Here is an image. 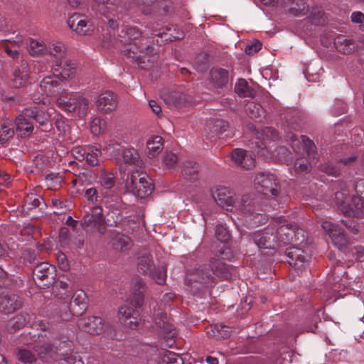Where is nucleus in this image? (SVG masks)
I'll return each mask as SVG.
<instances>
[{"mask_svg":"<svg viewBox=\"0 0 364 364\" xmlns=\"http://www.w3.org/2000/svg\"><path fill=\"white\" fill-rule=\"evenodd\" d=\"M47 54L53 58L54 65L62 69L60 75L63 79H68L75 75L76 64L71 60L67 59L66 48L63 43L50 44L47 47Z\"/></svg>","mask_w":364,"mask_h":364,"instance_id":"obj_1","label":"nucleus"},{"mask_svg":"<svg viewBox=\"0 0 364 364\" xmlns=\"http://www.w3.org/2000/svg\"><path fill=\"white\" fill-rule=\"evenodd\" d=\"M125 187L128 192L141 198L149 196L154 189L149 176L138 171H133L127 178Z\"/></svg>","mask_w":364,"mask_h":364,"instance_id":"obj_2","label":"nucleus"},{"mask_svg":"<svg viewBox=\"0 0 364 364\" xmlns=\"http://www.w3.org/2000/svg\"><path fill=\"white\" fill-rule=\"evenodd\" d=\"M217 258L213 257L210 260L209 267L211 268V272L217 277L224 279H230L233 272H235V267L225 264L223 260H230L233 255L230 249L228 247L222 248L218 250L215 255Z\"/></svg>","mask_w":364,"mask_h":364,"instance_id":"obj_3","label":"nucleus"},{"mask_svg":"<svg viewBox=\"0 0 364 364\" xmlns=\"http://www.w3.org/2000/svg\"><path fill=\"white\" fill-rule=\"evenodd\" d=\"M80 226L87 232L97 231L100 235H103L106 230V223L102 208L93 207L91 211L86 213L81 220Z\"/></svg>","mask_w":364,"mask_h":364,"instance_id":"obj_4","label":"nucleus"},{"mask_svg":"<svg viewBox=\"0 0 364 364\" xmlns=\"http://www.w3.org/2000/svg\"><path fill=\"white\" fill-rule=\"evenodd\" d=\"M205 267H200L187 274L186 284L191 288V291L196 293L202 286L211 285L215 282V278L212 276Z\"/></svg>","mask_w":364,"mask_h":364,"instance_id":"obj_5","label":"nucleus"},{"mask_svg":"<svg viewBox=\"0 0 364 364\" xmlns=\"http://www.w3.org/2000/svg\"><path fill=\"white\" fill-rule=\"evenodd\" d=\"M255 185L258 192L265 196H277L280 193V185L272 174L258 173L255 178Z\"/></svg>","mask_w":364,"mask_h":364,"instance_id":"obj_6","label":"nucleus"},{"mask_svg":"<svg viewBox=\"0 0 364 364\" xmlns=\"http://www.w3.org/2000/svg\"><path fill=\"white\" fill-rule=\"evenodd\" d=\"M105 149L114 156H117V154H121V160L125 164L137 167L142 166L143 163L137 150L133 148L124 149L120 151L119 144L114 142L109 144Z\"/></svg>","mask_w":364,"mask_h":364,"instance_id":"obj_7","label":"nucleus"},{"mask_svg":"<svg viewBox=\"0 0 364 364\" xmlns=\"http://www.w3.org/2000/svg\"><path fill=\"white\" fill-rule=\"evenodd\" d=\"M154 316L155 324L161 330L166 345L171 346L174 343V338L177 336V330L173 324L168 322L166 313L161 312L159 310L156 311L154 309Z\"/></svg>","mask_w":364,"mask_h":364,"instance_id":"obj_8","label":"nucleus"},{"mask_svg":"<svg viewBox=\"0 0 364 364\" xmlns=\"http://www.w3.org/2000/svg\"><path fill=\"white\" fill-rule=\"evenodd\" d=\"M55 271L54 266L47 262H41L34 267L33 269V278L38 280V285L49 287L54 282Z\"/></svg>","mask_w":364,"mask_h":364,"instance_id":"obj_9","label":"nucleus"},{"mask_svg":"<svg viewBox=\"0 0 364 364\" xmlns=\"http://www.w3.org/2000/svg\"><path fill=\"white\" fill-rule=\"evenodd\" d=\"M252 239L255 245L260 249L276 248V229L272 227H268L264 230H259L254 232Z\"/></svg>","mask_w":364,"mask_h":364,"instance_id":"obj_10","label":"nucleus"},{"mask_svg":"<svg viewBox=\"0 0 364 364\" xmlns=\"http://www.w3.org/2000/svg\"><path fill=\"white\" fill-rule=\"evenodd\" d=\"M23 299L14 294L1 292L0 288V314L9 315L19 309L23 305Z\"/></svg>","mask_w":364,"mask_h":364,"instance_id":"obj_11","label":"nucleus"},{"mask_svg":"<svg viewBox=\"0 0 364 364\" xmlns=\"http://www.w3.org/2000/svg\"><path fill=\"white\" fill-rule=\"evenodd\" d=\"M321 226L338 249L341 250L347 246L348 238L346 235L344 230L337 224H333L329 221H323Z\"/></svg>","mask_w":364,"mask_h":364,"instance_id":"obj_12","label":"nucleus"},{"mask_svg":"<svg viewBox=\"0 0 364 364\" xmlns=\"http://www.w3.org/2000/svg\"><path fill=\"white\" fill-rule=\"evenodd\" d=\"M77 326L82 331L92 335L102 333L106 327L103 319L99 316H89L80 318L77 321Z\"/></svg>","mask_w":364,"mask_h":364,"instance_id":"obj_13","label":"nucleus"},{"mask_svg":"<svg viewBox=\"0 0 364 364\" xmlns=\"http://www.w3.org/2000/svg\"><path fill=\"white\" fill-rule=\"evenodd\" d=\"M54 72L58 73H55L54 76L45 77L40 84L41 88L47 95H58L64 90L61 87L60 83L58 82V79L60 81L66 80L67 79H63L61 77L60 75V71H59L58 68H55Z\"/></svg>","mask_w":364,"mask_h":364,"instance_id":"obj_14","label":"nucleus"},{"mask_svg":"<svg viewBox=\"0 0 364 364\" xmlns=\"http://www.w3.org/2000/svg\"><path fill=\"white\" fill-rule=\"evenodd\" d=\"M118 316L120 322L131 329L136 328L141 320L139 311L127 305L122 306L119 309Z\"/></svg>","mask_w":364,"mask_h":364,"instance_id":"obj_15","label":"nucleus"},{"mask_svg":"<svg viewBox=\"0 0 364 364\" xmlns=\"http://www.w3.org/2000/svg\"><path fill=\"white\" fill-rule=\"evenodd\" d=\"M299 229L294 224H287L281 225L276 230L277 245L282 246L291 243L296 235Z\"/></svg>","mask_w":364,"mask_h":364,"instance_id":"obj_16","label":"nucleus"},{"mask_svg":"<svg viewBox=\"0 0 364 364\" xmlns=\"http://www.w3.org/2000/svg\"><path fill=\"white\" fill-rule=\"evenodd\" d=\"M146 287L141 278L136 277L132 280L131 303L136 308L143 305Z\"/></svg>","mask_w":364,"mask_h":364,"instance_id":"obj_17","label":"nucleus"},{"mask_svg":"<svg viewBox=\"0 0 364 364\" xmlns=\"http://www.w3.org/2000/svg\"><path fill=\"white\" fill-rule=\"evenodd\" d=\"M121 51L127 58H138L144 53L147 54L152 53L154 48L144 43L129 42L123 46Z\"/></svg>","mask_w":364,"mask_h":364,"instance_id":"obj_18","label":"nucleus"},{"mask_svg":"<svg viewBox=\"0 0 364 364\" xmlns=\"http://www.w3.org/2000/svg\"><path fill=\"white\" fill-rule=\"evenodd\" d=\"M87 297L82 290L76 291L70 302L69 309L73 316H81L87 309Z\"/></svg>","mask_w":364,"mask_h":364,"instance_id":"obj_19","label":"nucleus"},{"mask_svg":"<svg viewBox=\"0 0 364 364\" xmlns=\"http://www.w3.org/2000/svg\"><path fill=\"white\" fill-rule=\"evenodd\" d=\"M25 114L30 119L35 120L42 127V131L49 132L51 129V124L49 120V114L44 110L36 107L26 108Z\"/></svg>","mask_w":364,"mask_h":364,"instance_id":"obj_20","label":"nucleus"},{"mask_svg":"<svg viewBox=\"0 0 364 364\" xmlns=\"http://www.w3.org/2000/svg\"><path fill=\"white\" fill-rule=\"evenodd\" d=\"M304 251L296 247H289L285 250V255L288 257L287 262L296 269L305 267L307 262Z\"/></svg>","mask_w":364,"mask_h":364,"instance_id":"obj_21","label":"nucleus"},{"mask_svg":"<svg viewBox=\"0 0 364 364\" xmlns=\"http://www.w3.org/2000/svg\"><path fill=\"white\" fill-rule=\"evenodd\" d=\"M96 105L100 112L109 113L117 107V97L112 92L106 91L98 96Z\"/></svg>","mask_w":364,"mask_h":364,"instance_id":"obj_22","label":"nucleus"},{"mask_svg":"<svg viewBox=\"0 0 364 364\" xmlns=\"http://www.w3.org/2000/svg\"><path fill=\"white\" fill-rule=\"evenodd\" d=\"M69 27L80 35L85 36L92 30V25L79 14H73L68 21Z\"/></svg>","mask_w":364,"mask_h":364,"instance_id":"obj_23","label":"nucleus"},{"mask_svg":"<svg viewBox=\"0 0 364 364\" xmlns=\"http://www.w3.org/2000/svg\"><path fill=\"white\" fill-rule=\"evenodd\" d=\"M31 317L27 312H21L7 321L6 331L8 333L14 334L26 326L30 321Z\"/></svg>","mask_w":364,"mask_h":364,"instance_id":"obj_24","label":"nucleus"},{"mask_svg":"<svg viewBox=\"0 0 364 364\" xmlns=\"http://www.w3.org/2000/svg\"><path fill=\"white\" fill-rule=\"evenodd\" d=\"M213 198L218 205L227 210L235 203L232 193L225 187L217 188L213 193Z\"/></svg>","mask_w":364,"mask_h":364,"instance_id":"obj_25","label":"nucleus"},{"mask_svg":"<svg viewBox=\"0 0 364 364\" xmlns=\"http://www.w3.org/2000/svg\"><path fill=\"white\" fill-rule=\"evenodd\" d=\"M29 73L28 63L22 60L20 65L14 70L13 79L11 80L12 86L14 87L23 86L28 80Z\"/></svg>","mask_w":364,"mask_h":364,"instance_id":"obj_26","label":"nucleus"},{"mask_svg":"<svg viewBox=\"0 0 364 364\" xmlns=\"http://www.w3.org/2000/svg\"><path fill=\"white\" fill-rule=\"evenodd\" d=\"M232 159L245 169L249 170L255 166V159L250 154L242 149H235L232 151Z\"/></svg>","mask_w":364,"mask_h":364,"instance_id":"obj_27","label":"nucleus"},{"mask_svg":"<svg viewBox=\"0 0 364 364\" xmlns=\"http://www.w3.org/2000/svg\"><path fill=\"white\" fill-rule=\"evenodd\" d=\"M137 271L142 274H151L154 270V263L152 255L146 252H141L136 260Z\"/></svg>","mask_w":364,"mask_h":364,"instance_id":"obj_28","label":"nucleus"},{"mask_svg":"<svg viewBox=\"0 0 364 364\" xmlns=\"http://www.w3.org/2000/svg\"><path fill=\"white\" fill-rule=\"evenodd\" d=\"M28 116L25 114V109L19 114L15 121L16 132L21 136H29L33 130V124Z\"/></svg>","mask_w":364,"mask_h":364,"instance_id":"obj_29","label":"nucleus"},{"mask_svg":"<svg viewBox=\"0 0 364 364\" xmlns=\"http://www.w3.org/2000/svg\"><path fill=\"white\" fill-rule=\"evenodd\" d=\"M210 80L215 87H223L229 81V72L223 68H213L210 71Z\"/></svg>","mask_w":364,"mask_h":364,"instance_id":"obj_30","label":"nucleus"},{"mask_svg":"<svg viewBox=\"0 0 364 364\" xmlns=\"http://www.w3.org/2000/svg\"><path fill=\"white\" fill-rule=\"evenodd\" d=\"M282 4L284 7H288L289 14L294 16H302L308 12L304 0H282Z\"/></svg>","mask_w":364,"mask_h":364,"instance_id":"obj_31","label":"nucleus"},{"mask_svg":"<svg viewBox=\"0 0 364 364\" xmlns=\"http://www.w3.org/2000/svg\"><path fill=\"white\" fill-rule=\"evenodd\" d=\"M60 95L56 100V105L65 111L69 112H74L75 109L74 104L77 94L68 93L65 90H63Z\"/></svg>","mask_w":364,"mask_h":364,"instance_id":"obj_32","label":"nucleus"},{"mask_svg":"<svg viewBox=\"0 0 364 364\" xmlns=\"http://www.w3.org/2000/svg\"><path fill=\"white\" fill-rule=\"evenodd\" d=\"M120 37L125 38L128 42L144 43L145 37L142 36V33L136 26H124L119 34Z\"/></svg>","mask_w":364,"mask_h":364,"instance_id":"obj_33","label":"nucleus"},{"mask_svg":"<svg viewBox=\"0 0 364 364\" xmlns=\"http://www.w3.org/2000/svg\"><path fill=\"white\" fill-rule=\"evenodd\" d=\"M334 46L338 52L344 55L351 54L357 46L353 40L348 39L341 36H337L334 39Z\"/></svg>","mask_w":364,"mask_h":364,"instance_id":"obj_34","label":"nucleus"},{"mask_svg":"<svg viewBox=\"0 0 364 364\" xmlns=\"http://www.w3.org/2000/svg\"><path fill=\"white\" fill-rule=\"evenodd\" d=\"M206 333L209 337L214 338L217 340L225 339L230 336L231 328L220 323L210 325L207 328Z\"/></svg>","mask_w":364,"mask_h":364,"instance_id":"obj_35","label":"nucleus"},{"mask_svg":"<svg viewBox=\"0 0 364 364\" xmlns=\"http://www.w3.org/2000/svg\"><path fill=\"white\" fill-rule=\"evenodd\" d=\"M111 245L115 250L121 252L127 251L132 246L131 239L128 236L120 233L113 235L111 239Z\"/></svg>","mask_w":364,"mask_h":364,"instance_id":"obj_36","label":"nucleus"},{"mask_svg":"<svg viewBox=\"0 0 364 364\" xmlns=\"http://www.w3.org/2000/svg\"><path fill=\"white\" fill-rule=\"evenodd\" d=\"M147 155L149 158H154L164 149V139L160 136H153L147 143Z\"/></svg>","mask_w":364,"mask_h":364,"instance_id":"obj_37","label":"nucleus"},{"mask_svg":"<svg viewBox=\"0 0 364 364\" xmlns=\"http://www.w3.org/2000/svg\"><path fill=\"white\" fill-rule=\"evenodd\" d=\"M345 213H348L353 217L364 216V200L363 197L353 196L351 202L348 204V210H346Z\"/></svg>","mask_w":364,"mask_h":364,"instance_id":"obj_38","label":"nucleus"},{"mask_svg":"<svg viewBox=\"0 0 364 364\" xmlns=\"http://www.w3.org/2000/svg\"><path fill=\"white\" fill-rule=\"evenodd\" d=\"M157 37L164 38V41H173L176 40H181L183 38L184 33L182 31L178 28L176 26H171L166 27L163 30L162 32H159L156 34Z\"/></svg>","mask_w":364,"mask_h":364,"instance_id":"obj_39","label":"nucleus"},{"mask_svg":"<svg viewBox=\"0 0 364 364\" xmlns=\"http://www.w3.org/2000/svg\"><path fill=\"white\" fill-rule=\"evenodd\" d=\"M199 165L193 161H186L182 167V174L185 179L194 181L198 178Z\"/></svg>","mask_w":364,"mask_h":364,"instance_id":"obj_40","label":"nucleus"},{"mask_svg":"<svg viewBox=\"0 0 364 364\" xmlns=\"http://www.w3.org/2000/svg\"><path fill=\"white\" fill-rule=\"evenodd\" d=\"M234 205L245 213H252L254 210L255 202L251 196L243 195L240 200L235 201Z\"/></svg>","mask_w":364,"mask_h":364,"instance_id":"obj_41","label":"nucleus"},{"mask_svg":"<svg viewBox=\"0 0 364 364\" xmlns=\"http://www.w3.org/2000/svg\"><path fill=\"white\" fill-rule=\"evenodd\" d=\"M33 350L40 358L43 359L48 356H51L53 353H55L56 348L50 343H43L35 345Z\"/></svg>","mask_w":364,"mask_h":364,"instance_id":"obj_42","label":"nucleus"},{"mask_svg":"<svg viewBox=\"0 0 364 364\" xmlns=\"http://www.w3.org/2000/svg\"><path fill=\"white\" fill-rule=\"evenodd\" d=\"M16 359L23 364H33L36 361V357L31 350L20 347L16 348Z\"/></svg>","mask_w":364,"mask_h":364,"instance_id":"obj_43","label":"nucleus"},{"mask_svg":"<svg viewBox=\"0 0 364 364\" xmlns=\"http://www.w3.org/2000/svg\"><path fill=\"white\" fill-rule=\"evenodd\" d=\"M101 155V149L95 146H92L88 148L85 160L87 164L90 166H98L100 164L98 157Z\"/></svg>","mask_w":364,"mask_h":364,"instance_id":"obj_44","label":"nucleus"},{"mask_svg":"<svg viewBox=\"0 0 364 364\" xmlns=\"http://www.w3.org/2000/svg\"><path fill=\"white\" fill-rule=\"evenodd\" d=\"M74 106L75 107L74 112L77 113L79 117L82 118L87 115L89 108V102L85 97L80 95H77Z\"/></svg>","mask_w":364,"mask_h":364,"instance_id":"obj_45","label":"nucleus"},{"mask_svg":"<svg viewBox=\"0 0 364 364\" xmlns=\"http://www.w3.org/2000/svg\"><path fill=\"white\" fill-rule=\"evenodd\" d=\"M29 53L32 55H43L47 54V46L43 43L31 39L28 46Z\"/></svg>","mask_w":364,"mask_h":364,"instance_id":"obj_46","label":"nucleus"},{"mask_svg":"<svg viewBox=\"0 0 364 364\" xmlns=\"http://www.w3.org/2000/svg\"><path fill=\"white\" fill-rule=\"evenodd\" d=\"M246 112L250 118L257 119L264 114V111L260 105L251 102L246 105Z\"/></svg>","mask_w":364,"mask_h":364,"instance_id":"obj_47","label":"nucleus"},{"mask_svg":"<svg viewBox=\"0 0 364 364\" xmlns=\"http://www.w3.org/2000/svg\"><path fill=\"white\" fill-rule=\"evenodd\" d=\"M158 284H164L166 279V269L165 267H154V270H152L151 274H148Z\"/></svg>","mask_w":364,"mask_h":364,"instance_id":"obj_48","label":"nucleus"},{"mask_svg":"<svg viewBox=\"0 0 364 364\" xmlns=\"http://www.w3.org/2000/svg\"><path fill=\"white\" fill-rule=\"evenodd\" d=\"M235 91L242 97H246L250 95V90L248 86V83L244 79H240L237 81V82L235 84Z\"/></svg>","mask_w":364,"mask_h":364,"instance_id":"obj_49","label":"nucleus"},{"mask_svg":"<svg viewBox=\"0 0 364 364\" xmlns=\"http://www.w3.org/2000/svg\"><path fill=\"white\" fill-rule=\"evenodd\" d=\"M45 180L50 189H57L61 186L62 177L58 173H50L46 176Z\"/></svg>","mask_w":364,"mask_h":364,"instance_id":"obj_50","label":"nucleus"},{"mask_svg":"<svg viewBox=\"0 0 364 364\" xmlns=\"http://www.w3.org/2000/svg\"><path fill=\"white\" fill-rule=\"evenodd\" d=\"M196 65L199 72H204L209 65V55L205 53H201L196 57Z\"/></svg>","mask_w":364,"mask_h":364,"instance_id":"obj_51","label":"nucleus"},{"mask_svg":"<svg viewBox=\"0 0 364 364\" xmlns=\"http://www.w3.org/2000/svg\"><path fill=\"white\" fill-rule=\"evenodd\" d=\"M191 97L184 93L176 92L173 95V102L177 107H182L191 102Z\"/></svg>","mask_w":364,"mask_h":364,"instance_id":"obj_52","label":"nucleus"},{"mask_svg":"<svg viewBox=\"0 0 364 364\" xmlns=\"http://www.w3.org/2000/svg\"><path fill=\"white\" fill-rule=\"evenodd\" d=\"M215 232L217 239L222 242L225 243L230 240V233L223 225H217L215 228Z\"/></svg>","mask_w":364,"mask_h":364,"instance_id":"obj_53","label":"nucleus"},{"mask_svg":"<svg viewBox=\"0 0 364 364\" xmlns=\"http://www.w3.org/2000/svg\"><path fill=\"white\" fill-rule=\"evenodd\" d=\"M114 178L113 173L103 171L100 176L101 185L106 188H111L115 184Z\"/></svg>","mask_w":364,"mask_h":364,"instance_id":"obj_54","label":"nucleus"},{"mask_svg":"<svg viewBox=\"0 0 364 364\" xmlns=\"http://www.w3.org/2000/svg\"><path fill=\"white\" fill-rule=\"evenodd\" d=\"M163 162L168 168H173L178 164V156L172 152H167L164 156Z\"/></svg>","mask_w":364,"mask_h":364,"instance_id":"obj_55","label":"nucleus"},{"mask_svg":"<svg viewBox=\"0 0 364 364\" xmlns=\"http://www.w3.org/2000/svg\"><path fill=\"white\" fill-rule=\"evenodd\" d=\"M105 122L100 118H95L90 124V130L95 135L101 134L104 130Z\"/></svg>","mask_w":364,"mask_h":364,"instance_id":"obj_56","label":"nucleus"},{"mask_svg":"<svg viewBox=\"0 0 364 364\" xmlns=\"http://www.w3.org/2000/svg\"><path fill=\"white\" fill-rule=\"evenodd\" d=\"M14 134L13 129L6 125H2L0 129V144H4Z\"/></svg>","mask_w":364,"mask_h":364,"instance_id":"obj_57","label":"nucleus"},{"mask_svg":"<svg viewBox=\"0 0 364 364\" xmlns=\"http://www.w3.org/2000/svg\"><path fill=\"white\" fill-rule=\"evenodd\" d=\"M321 170L329 176L337 177L340 175V169L332 164L326 163L321 165Z\"/></svg>","mask_w":364,"mask_h":364,"instance_id":"obj_58","label":"nucleus"},{"mask_svg":"<svg viewBox=\"0 0 364 364\" xmlns=\"http://www.w3.org/2000/svg\"><path fill=\"white\" fill-rule=\"evenodd\" d=\"M48 158L43 155H38L33 159V165L38 171L43 170L48 165Z\"/></svg>","mask_w":364,"mask_h":364,"instance_id":"obj_59","label":"nucleus"},{"mask_svg":"<svg viewBox=\"0 0 364 364\" xmlns=\"http://www.w3.org/2000/svg\"><path fill=\"white\" fill-rule=\"evenodd\" d=\"M341 223L353 235H357L360 232V226L358 224L352 219L342 220Z\"/></svg>","mask_w":364,"mask_h":364,"instance_id":"obj_60","label":"nucleus"},{"mask_svg":"<svg viewBox=\"0 0 364 364\" xmlns=\"http://www.w3.org/2000/svg\"><path fill=\"white\" fill-rule=\"evenodd\" d=\"M228 122L222 119H217L213 125V132L215 134H222L227 130Z\"/></svg>","mask_w":364,"mask_h":364,"instance_id":"obj_61","label":"nucleus"},{"mask_svg":"<svg viewBox=\"0 0 364 364\" xmlns=\"http://www.w3.org/2000/svg\"><path fill=\"white\" fill-rule=\"evenodd\" d=\"M262 46V45L260 41H255L254 42L247 45L245 52L247 55H254L261 50Z\"/></svg>","mask_w":364,"mask_h":364,"instance_id":"obj_62","label":"nucleus"},{"mask_svg":"<svg viewBox=\"0 0 364 364\" xmlns=\"http://www.w3.org/2000/svg\"><path fill=\"white\" fill-rule=\"evenodd\" d=\"M164 361L167 364H183L182 358L180 355L171 352H168L165 355Z\"/></svg>","mask_w":364,"mask_h":364,"instance_id":"obj_63","label":"nucleus"},{"mask_svg":"<svg viewBox=\"0 0 364 364\" xmlns=\"http://www.w3.org/2000/svg\"><path fill=\"white\" fill-rule=\"evenodd\" d=\"M323 15L324 13L321 10L314 11L311 12L309 18L312 23L317 25L325 22Z\"/></svg>","mask_w":364,"mask_h":364,"instance_id":"obj_64","label":"nucleus"}]
</instances>
